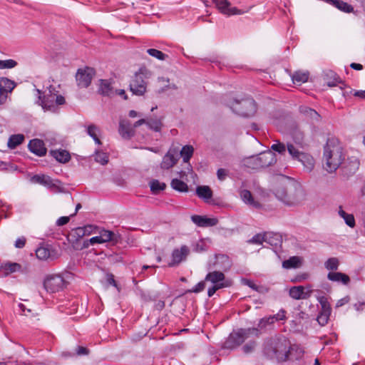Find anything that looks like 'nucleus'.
Instances as JSON below:
<instances>
[{"mask_svg": "<svg viewBox=\"0 0 365 365\" xmlns=\"http://www.w3.org/2000/svg\"><path fill=\"white\" fill-rule=\"evenodd\" d=\"M291 135L293 142H288L285 145L277 141L271 146V149L281 155H284L287 150L292 160L300 162L304 170L311 172L314 166V160L312 155L301 150L307 145L303 131L299 127H296L292 130Z\"/></svg>", "mask_w": 365, "mask_h": 365, "instance_id": "obj_1", "label": "nucleus"}, {"mask_svg": "<svg viewBox=\"0 0 365 365\" xmlns=\"http://www.w3.org/2000/svg\"><path fill=\"white\" fill-rule=\"evenodd\" d=\"M330 313H324V312H319L318 317H317V322L321 326H324L327 324Z\"/></svg>", "mask_w": 365, "mask_h": 365, "instance_id": "obj_54", "label": "nucleus"}, {"mask_svg": "<svg viewBox=\"0 0 365 365\" xmlns=\"http://www.w3.org/2000/svg\"><path fill=\"white\" fill-rule=\"evenodd\" d=\"M305 289L303 286L293 287L289 289V295L294 299H307L306 295H303V290Z\"/></svg>", "mask_w": 365, "mask_h": 365, "instance_id": "obj_35", "label": "nucleus"}, {"mask_svg": "<svg viewBox=\"0 0 365 365\" xmlns=\"http://www.w3.org/2000/svg\"><path fill=\"white\" fill-rule=\"evenodd\" d=\"M17 65V62L13 59L0 60V69L13 68Z\"/></svg>", "mask_w": 365, "mask_h": 365, "instance_id": "obj_50", "label": "nucleus"}, {"mask_svg": "<svg viewBox=\"0 0 365 365\" xmlns=\"http://www.w3.org/2000/svg\"><path fill=\"white\" fill-rule=\"evenodd\" d=\"M102 241L101 240L100 236H96L91 237L89 240H86L83 242V247L84 248H88L91 245H94L96 244H102Z\"/></svg>", "mask_w": 365, "mask_h": 365, "instance_id": "obj_53", "label": "nucleus"}, {"mask_svg": "<svg viewBox=\"0 0 365 365\" xmlns=\"http://www.w3.org/2000/svg\"><path fill=\"white\" fill-rule=\"evenodd\" d=\"M318 301L321 305L320 312L331 314V307L328 299L326 297L322 296L318 298Z\"/></svg>", "mask_w": 365, "mask_h": 365, "instance_id": "obj_45", "label": "nucleus"}, {"mask_svg": "<svg viewBox=\"0 0 365 365\" xmlns=\"http://www.w3.org/2000/svg\"><path fill=\"white\" fill-rule=\"evenodd\" d=\"M118 132L124 139H130L135 134V130L130 122L126 119H122L119 122Z\"/></svg>", "mask_w": 365, "mask_h": 365, "instance_id": "obj_15", "label": "nucleus"}, {"mask_svg": "<svg viewBox=\"0 0 365 365\" xmlns=\"http://www.w3.org/2000/svg\"><path fill=\"white\" fill-rule=\"evenodd\" d=\"M257 155L259 164V168L271 166L277 161L274 153L272 152L271 150L262 152Z\"/></svg>", "mask_w": 365, "mask_h": 365, "instance_id": "obj_13", "label": "nucleus"}, {"mask_svg": "<svg viewBox=\"0 0 365 365\" xmlns=\"http://www.w3.org/2000/svg\"><path fill=\"white\" fill-rule=\"evenodd\" d=\"M247 242L250 244H256L258 245H262V243L264 242V233H259L255 235L250 240H249Z\"/></svg>", "mask_w": 365, "mask_h": 365, "instance_id": "obj_51", "label": "nucleus"}, {"mask_svg": "<svg viewBox=\"0 0 365 365\" xmlns=\"http://www.w3.org/2000/svg\"><path fill=\"white\" fill-rule=\"evenodd\" d=\"M165 188V184L161 183L158 180H153L150 182V190L153 192L157 193L161 190H163Z\"/></svg>", "mask_w": 365, "mask_h": 365, "instance_id": "obj_49", "label": "nucleus"}, {"mask_svg": "<svg viewBox=\"0 0 365 365\" xmlns=\"http://www.w3.org/2000/svg\"><path fill=\"white\" fill-rule=\"evenodd\" d=\"M38 94V101L36 103L42 107L44 110L55 111V100L56 94H43L41 96V91L36 89Z\"/></svg>", "mask_w": 365, "mask_h": 365, "instance_id": "obj_10", "label": "nucleus"}, {"mask_svg": "<svg viewBox=\"0 0 365 365\" xmlns=\"http://www.w3.org/2000/svg\"><path fill=\"white\" fill-rule=\"evenodd\" d=\"M98 92L106 96H111L114 94L113 88L108 80H100Z\"/></svg>", "mask_w": 365, "mask_h": 365, "instance_id": "obj_25", "label": "nucleus"}, {"mask_svg": "<svg viewBox=\"0 0 365 365\" xmlns=\"http://www.w3.org/2000/svg\"><path fill=\"white\" fill-rule=\"evenodd\" d=\"M318 301L321 305L320 312L331 314V307L328 299L326 297L322 296L318 298Z\"/></svg>", "mask_w": 365, "mask_h": 365, "instance_id": "obj_44", "label": "nucleus"}, {"mask_svg": "<svg viewBox=\"0 0 365 365\" xmlns=\"http://www.w3.org/2000/svg\"><path fill=\"white\" fill-rule=\"evenodd\" d=\"M16 86V84L14 81L5 77L0 78V92L8 95L12 92Z\"/></svg>", "mask_w": 365, "mask_h": 365, "instance_id": "obj_23", "label": "nucleus"}, {"mask_svg": "<svg viewBox=\"0 0 365 365\" xmlns=\"http://www.w3.org/2000/svg\"><path fill=\"white\" fill-rule=\"evenodd\" d=\"M6 274H9L16 271H19L21 269V265L18 263H6L4 266L1 267Z\"/></svg>", "mask_w": 365, "mask_h": 365, "instance_id": "obj_42", "label": "nucleus"}, {"mask_svg": "<svg viewBox=\"0 0 365 365\" xmlns=\"http://www.w3.org/2000/svg\"><path fill=\"white\" fill-rule=\"evenodd\" d=\"M71 236L74 237L76 240L86 236L85 230L83 227H79L72 230Z\"/></svg>", "mask_w": 365, "mask_h": 365, "instance_id": "obj_52", "label": "nucleus"}, {"mask_svg": "<svg viewBox=\"0 0 365 365\" xmlns=\"http://www.w3.org/2000/svg\"><path fill=\"white\" fill-rule=\"evenodd\" d=\"M83 227V229L85 230L86 236L90 235L96 232L95 230H96V227L93 226V225H86V226H84Z\"/></svg>", "mask_w": 365, "mask_h": 365, "instance_id": "obj_61", "label": "nucleus"}, {"mask_svg": "<svg viewBox=\"0 0 365 365\" xmlns=\"http://www.w3.org/2000/svg\"><path fill=\"white\" fill-rule=\"evenodd\" d=\"M192 221L199 227H212L217 224L218 220L215 217H207L201 215H192L191 217Z\"/></svg>", "mask_w": 365, "mask_h": 365, "instance_id": "obj_19", "label": "nucleus"}, {"mask_svg": "<svg viewBox=\"0 0 365 365\" xmlns=\"http://www.w3.org/2000/svg\"><path fill=\"white\" fill-rule=\"evenodd\" d=\"M329 280L336 282H341L343 284H348L350 282V278L346 274L341 272H330L327 274Z\"/></svg>", "mask_w": 365, "mask_h": 365, "instance_id": "obj_21", "label": "nucleus"}, {"mask_svg": "<svg viewBox=\"0 0 365 365\" xmlns=\"http://www.w3.org/2000/svg\"><path fill=\"white\" fill-rule=\"evenodd\" d=\"M95 76V70L90 67L84 69H78L76 73V81L78 86L81 88H87L91 83Z\"/></svg>", "mask_w": 365, "mask_h": 365, "instance_id": "obj_9", "label": "nucleus"}, {"mask_svg": "<svg viewBox=\"0 0 365 365\" xmlns=\"http://www.w3.org/2000/svg\"><path fill=\"white\" fill-rule=\"evenodd\" d=\"M333 6L345 13H351L354 11V8L351 5L341 0H336Z\"/></svg>", "mask_w": 365, "mask_h": 365, "instance_id": "obj_38", "label": "nucleus"}, {"mask_svg": "<svg viewBox=\"0 0 365 365\" xmlns=\"http://www.w3.org/2000/svg\"><path fill=\"white\" fill-rule=\"evenodd\" d=\"M302 264V259L299 257H291L282 262V267L284 269L298 268Z\"/></svg>", "mask_w": 365, "mask_h": 365, "instance_id": "obj_28", "label": "nucleus"}, {"mask_svg": "<svg viewBox=\"0 0 365 365\" xmlns=\"http://www.w3.org/2000/svg\"><path fill=\"white\" fill-rule=\"evenodd\" d=\"M219 11L227 16L240 15L246 11L240 10L236 7H232L228 0H212Z\"/></svg>", "mask_w": 365, "mask_h": 365, "instance_id": "obj_11", "label": "nucleus"}, {"mask_svg": "<svg viewBox=\"0 0 365 365\" xmlns=\"http://www.w3.org/2000/svg\"><path fill=\"white\" fill-rule=\"evenodd\" d=\"M205 281H209L215 284L224 283L225 274L222 271H212L210 272L205 277Z\"/></svg>", "mask_w": 365, "mask_h": 365, "instance_id": "obj_22", "label": "nucleus"}, {"mask_svg": "<svg viewBox=\"0 0 365 365\" xmlns=\"http://www.w3.org/2000/svg\"><path fill=\"white\" fill-rule=\"evenodd\" d=\"M100 237L103 243L108 242H118V236L111 231L103 230L100 232Z\"/></svg>", "mask_w": 365, "mask_h": 365, "instance_id": "obj_32", "label": "nucleus"}, {"mask_svg": "<svg viewBox=\"0 0 365 365\" xmlns=\"http://www.w3.org/2000/svg\"><path fill=\"white\" fill-rule=\"evenodd\" d=\"M240 196L242 200L250 206H252L255 208H259L260 207V204L258 202L255 201L252 193L247 190H243L240 192Z\"/></svg>", "mask_w": 365, "mask_h": 365, "instance_id": "obj_26", "label": "nucleus"}, {"mask_svg": "<svg viewBox=\"0 0 365 365\" xmlns=\"http://www.w3.org/2000/svg\"><path fill=\"white\" fill-rule=\"evenodd\" d=\"M28 147L31 153L38 156H44L47 152L43 141L40 139L36 138L30 140Z\"/></svg>", "mask_w": 365, "mask_h": 365, "instance_id": "obj_16", "label": "nucleus"}, {"mask_svg": "<svg viewBox=\"0 0 365 365\" xmlns=\"http://www.w3.org/2000/svg\"><path fill=\"white\" fill-rule=\"evenodd\" d=\"M36 257L41 260H46L51 257V251L46 247H40L36 250Z\"/></svg>", "mask_w": 365, "mask_h": 365, "instance_id": "obj_40", "label": "nucleus"}, {"mask_svg": "<svg viewBox=\"0 0 365 365\" xmlns=\"http://www.w3.org/2000/svg\"><path fill=\"white\" fill-rule=\"evenodd\" d=\"M230 267L228 257L224 255H217L215 257L213 264H209V269H218L220 270H226Z\"/></svg>", "mask_w": 365, "mask_h": 365, "instance_id": "obj_20", "label": "nucleus"}, {"mask_svg": "<svg viewBox=\"0 0 365 365\" xmlns=\"http://www.w3.org/2000/svg\"><path fill=\"white\" fill-rule=\"evenodd\" d=\"M145 124L150 128V130H153L155 132H158L160 130L162 127V123L161 120L158 118H145Z\"/></svg>", "mask_w": 365, "mask_h": 365, "instance_id": "obj_36", "label": "nucleus"}, {"mask_svg": "<svg viewBox=\"0 0 365 365\" xmlns=\"http://www.w3.org/2000/svg\"><path fill=\"white\" fill-rule=\"evenodd\" d=\"M339 266V261L336 257L329 258L324 263V267L328 270H336Z\"/></svg>", "mask_w": 365, "mask_h": 365, "instance_id": "obj_43", "label": "nucleus"}, {"mask_svg": "<svg viewBox=\"0 0 365 365\" xmlns=\"http://www.w3.org/2000/svg\"><path fill=\"white\" fill-rule=\"evenodd\" d=\"M258 330L255 328L242 329L235 333H231L226 341L223 343V349L232 350L242 344L251 334L258 335Z\"/></svg>", "mask_w": 365, "mask_h": 365, "instance_id": "obj_4", "label": "nucleus"}, {"mask_svg": "<svg viewBox=\"0 0 365 365\" xmlns=\"http://www.w3.org/2000/svg\"><path fill=\"white\" fill-rule=\"evenodd\" d=\"M147 53L151 56L156 58L159 60H165L168 58V55L163 53L162 51L155 49V48H149L147 50Z\"/></svg>", "mask_w": 365, "mask_h": 365, "instance_id": "obj_46", "label": "nucleus"}, {"mask_svg": "<svg viewBox=\"0 0 365 365\" xmlns=\"http://www.w3.org/2000/svg\"><path fill=\"white\" fill-rule=\"evenodd\" d=\"M142 72L136 73L130 83V89L133 94L142 96L146 91V83Z\"/></svg>", "mask_w": 365, "mask_h": 365, "instance_id": "obj_8", "label": "nucleus"}, {"mask_svg": "<svg viewBox=\"0 0 365 365\" xmlns=\"http://www.w3.org/2000/svg\"><path fill=\"white\" fill-rule=\"evenodd\" d=\"M292 78L294 84L301 85L307 81L309 73L307 72L297 71L292 75Z\"/></svg>", "mask_w": 365, "mask_h": 365, "instance_id": "obj_34", "label": "nucleus"}, {"mask_svg": "<svg viewBox=\"0 0 365 365\" xmlns=\"http://www.w3.org/2000/svg\"><path fill=\"white\" fill-rule=\"evenodd\" d=\"M282 241V237L277 233L264 232V242L272 245L277 246Z\"/></svg>", "mask_w": 365, "mask_h": 365, "instance_id": "obj_29", "label": "nucleus"}, {"mask_svg": "<svg viewBox=\"0 0 365 365\" xmlns=\"http://www.w3.org/2000/svg\"><path fill=\"white\" fill-rule=\"evenodd\" d=\"M228 106L235 113L245 117L253 115L257 110L255 102L251 98H246L241 101L234 100Z\"/></svg>", "mask_w": 365, "mask_h": 365, "instance_id": "obj_5", "label": "nucleus"}, {"mask_svg": "<svg viewBox=\"0 0 365 365\" xmlns=\"http://www.w3.org/2000/svg\"><path fill=\"white\" fill-rule=\"evenodd\" d=\"M26 239L24 237L18 238L15 242V247L16 248H22L25 246Z\"/></svg>", "mask_w": 365, "mask_h": 365, "instance_id": "obj_62", "label": "nucleus"}, {"mask_svg": "<svg viewBox=\"0 0 365 365\" xmlns=\"http://www.w3.org/2000/svg\"><path fill=\"white\" fill-rule=\"evenodd\" d=\"M277 197L289 206H295L300 204L304 199V192L301 189L295 190L294 192L292 189H279L276 192Z\"/></svg>", "mask_w": 365, "mask_h": 365, "instance_id": "obj_6", "label": "nucleus"}, {"mask_svg": "<svg viewBox=\"0 0 365 365\" xmlns=\"http://www.w3.org/2000/svg\"><path fill=\"white\" fill-rule=\"evenodd\" d=\"M95 160L101 165H106L108 162V155L106 153L102 151H96L95 155Z\"/></svg>", "mask_w": 365, "mask_h": 365, "instance_id": "obj_47", "label": "nucleus"}, {"mask_svg": "<svg viewBox=\"0 0 365 365\" xmlns=\"http://www.w3.org/2000/svg\"><path fill=\"white\" fill-rule=\"evenodd\" d=\"M170 185L173 189L179 192H187L188 190L187 185L183 181L177 178L173 179L171 181Z\"/></svg>", "mask_w": 365, "mask_h": 365, "instance_id": "obj_37", "label": "nucleus"}, {"mask_svg": "<svg viewBox=\"0 0 365 365\" xmlns=\"http://www.w3.org/2000/svg\"><path fill=\"white\" fill-rule=\"evenodd\" d=\"M89 354V350L83 346H78L75 349V353H69L68 354H66L63 353V355L67 356H73L75 355L77 356H86Z\"/></svg>", "mask_w": 365, "mask_h": 365, "instance_id": "obj_48", "label": "nucleus"}, {"mask_svg": "<svg viewBox=\"0 0 365 365\" xmlns=\"http://www.w3.org/2000/svg\"><path fill=\"white\" fill-rule=\"evenodd\" d=\"M99 129L95 125H90L87 128V133L95 141L96 144H101L100 139L98 137Z\"/></svg>", "mask_w": 365, "mask_h": 365, "instance_id": "obj_41", "label": "nucleus"}, {"mask_svg": "<svg viewBox=\"0 0 365 365\" xmlns=\"http://www.w3.org/2000/svg\"><path fill=\"white\" fill-rule=\"evenodd\" d=\"M31 180L35 183L47 187L52 190H55L58 188V185L55 183L54 180L46 175H36L32 177Z\"/></svg>", "mask_w": 365, "mask_h": 365, "instance_id": "obj_17", "label": "nucleus"}, {"mask_svg": "<svg viewBox=\"0 0 365 365\" xmlns=\"http://www.w3.org/2000/svg\"><path fill=\"white\" fill-rule=\"evenodd\" d=\"M51 155L58 162L66 163L71 159L69 153L65 150H51Z\"/></svg>", "mask_w": 365, "mask_h": 365, "instance_id": "obj_24", "label": "nucleus"}, {"mask_svg": "<svg viewBox=\"0 0 365 365\" xmlns=\"http://www.w3.org/2000/svg\"><path fill=\"white\" fill-rule=\"evenodd\" d=\"M24 138L23 134L12 135L9 138L7 145L10 149H14L24 142Z\"/></svg>", "mask_w": 365, "mask_h": 365, "instance_id": "obj_30", "label": "nucleus"}, {"mask_svg": "<svg viewBox=\"0 0 365 365\" xmlns=\"http://www.w3.org/2000/svg\"><path fill=\"white\" fill-rule=\"evenodd\" d=\"M190 252L188 247L182 245L180 249H175L172 253V260L169 262V267L178 265L182 261L185 260Z\"/></svg>", "mask_w": 365, "mask_h": 365, "instance_id": "obj_12", "label": "nucleus"}, {"mask_svg": "<svg viewBox=\"0 0 365 365\" xmlns=\"http://www.w3.org/2000/svg\"><path fill=\"white\" fill-rule=\"evenodd\" d=\"M196 193L199 197L203 199L205 202H208L212 197L211 189L206 185L198 186L196 188Z\"/></svg>", "mask_w": 365, "mask_h": 365, "instance_id": "obj_27", "label": "nucleus"}, {"mask_svg": "<svg viewBox=\"0 0 365 365\" xmlns=\"http://www.w3.org/2000/svg\"><path fill=\"white\" fill-rule=\"evenodd\" d=\"M227 285L225 283H220L219 284H215L214 286L210 287L207 290V294L209 297H212L219 289L227 287Z\"/></svg>", "mask_w": 365, "mask_h": 365, "instance_id": "obj_55", "label": "nucleus"}, {"mask_svg": "<svg viewBox=\"0 0 365 365\" xmlns=\"http://www.w3.org/2000/svg\"><path fill=\"white\" fill-rule=\"evenodd\" d=\"M349 298L348 297H344V298L338 300V302H336V307H340L347 304L349 302Z\"/></svg>", "mask_w": 365, "mask_h": 365, "instance_id": "obj_64", "label": "nucleus"}, {"mask_svg": "<svg viewBox=\"0 0 365 365\" xmlns=\"http://www.w3.org/2000/svg\"><path fill=\"white\" fill-rule=\"evenodd\" d=\"M299 111L312 124L318 123L320 121V115L314 109L306 106H302L299 108Z\"/></svg>", "mask_w": 365, "mask_h": 365, "instance_id": "obj_18", "label": "nucleus"}, {"mask_svg": "<svg viewBox=\"0 0 365 365\" xmlns=\"http://www.w3.org/2000/svg\"><path fill=\"white\" fill-rule=\"evenodd\" d=\"M338 213L349 227H354L355 226V220L353 215L346 213L341 206L339 208Z\"/></svg>", "mask_w": 365, "mask_h": 365, "instance_id": "obj_33", "label": "nucleus"}, {"mask_svg": "<svg viewBox=\"0 0 365 365\" xmlns=\"http://www.w3.org/2000/svg\"><path fill=\"white\" fill-rule=\"evenodd\" d=\"M227 175H228V172L225 169L220 168L217 171V178L220 181L225 180L226 179Z\"/></svg>", "mask_w": 365, "mask_h": 365, "instance_id": "obj_58", "label": "nucleus"}, {"mask_svg": "<svg viewBox=\"0 0 365 365\" xmlns=\"http://www.w3.org/2000/svg\"><path fill=\"white\" fill-rule=\"evenodd\" d=\"M289 348V343L284 337L272 339L266 343L264 352L271 358L285 361L288 358Z\"/></svg>", "mask_w": 365, "mask_h": 365, "instance_id": "obj_3", "label": "nucleus"}, {"mask_svg": "<svg viewBox=\"0 0 365 365\" xmlns=\"http://www.w3.org/2000/svg\"><path fill=\"white\" fill-rule=\"evenodd\" d=\"M194 149L191 145H185L180 150V155L185 163H187L192 156Z\"/></svg>", "mask_w": 365, "mask_h": 365, "instance_id": "obj_39", "label": "nucleus"}, {"mask_svg": "<svg viewBox=\"0 0 365 365\" xmlns=\"http://www.w3.org/2000/svg\"><path fill=\"white\" fill-rule=\"evenodd\" d=\"M273 317H274V322L285 319V311L281 309L277 314L273 315Z\"/></svg>", "mask_w": 365, "mask_h": 365, "instance_id": "obj_60", "label": "nucleus"}, {"mask_svg": "<svg viewBox=\"0 0 365 365\" xmlns=\"http://www.w3.org/2000/svg\"><path fill=\"white\" fill-rule=\"evenodd\" d=\"M178 160V155L175 149H170L165 155L160 163L162 169L168 170L173 168Z\"/></svg>", "mask_w": 365, "mask_h": 365, "instance_id": "obj_14", "label": "nucleus"}, {"mask_svg": "<svg viewBox=\"0 0 365 365\" xmlns=\"http://www.w3.org/2000/svg\"><path fill=\"white\" fill-rule=\"evenodd\" d=\"M243 165L251 169H260L257 155H252L242 160Z\"/></svg>", "mask_w": 365, "mask_h": 365, "instance_id": "obj_31", "label": "nucleus"}, {"mask_svg": "<svg viewBox=\"0 0 365 365\" xmlns=\"http://www.w3.org/2000/svg\"><path fill=\"white\" fill-rule=\"evenodd\" d=\"M205 287V282L202 281L198 282L191 290L190 292L195 293H199L202 292Z\"/></svg>", "mask_w": 365, "mask_h": 365, "instance_id": "obj_59", "label": "nucleus"}, {"mask_svg": "<svg viewBox=\"0 0 365 365\" xmlns=\"http://www.w3.org/2000/svg\"><path fill=\"white\" fill-rule=\"evenodd\" d=\"M344 160V155L338 140L329 138L324 148V168L328 173H334L341 165Z\"/></svg>", "mask_w": 365, "mask_h": 365, "instance_id": "obj_2", "label": "nucleus"}, {"mask_svg": "<svg viewBox=\"0 0 365 365\" xmlns=\"http://www.w3.org/2000/svg\"><path fill=\"white\" fill-rule=\"evenodd\" d=\"M274 322V317H273V315L269 316V317L262 319L259 323V327L263 328L266 327L267 324H273Z\"/></svg>", "mask_w": 365, "mask_h": 365, "instance_id": "obj_56", "label": "nucleus"}, {"mask_svg": "<svg viewBox=\"0 0 365 365\" xmlns=\"http://www.w3.org/2000/svg\"><path fill=\"white\" fill-rule=\"evenodd\" d=\"M69 221V217H61L58 219L56 224L58 226H62L67 224Z\"/></svg>", "mask_w": 365, "mask_h": 365, "instance_id": "obj_63", "label": "nucleus"}, {"mask_svg": "<svg viewBox=\"0 0 365 365\" xmlns=\"http://www.w3.org/2000/svg\"><path fill=\"white\" fill-rule=\"evenodd\" d=\"M256 343L255 341H250L243 346L242 350L245 354H250L252 352L255 348Z\"/></svg>", "mask_w": 365, "mask_h": 365, "instance_id": "obj_57", "label": "nucleus"}, {"mask_svg": "<svg viewBox=\"0 0 365 365\" xmlns=\"http://www.w3.org/2000/svg\"><path fill=\"white\" fill-rule=\"evenodd\" d=\"M67 285V282L61 274H52L48 276L43 282V287L47 292L55 293L63 289Z\"/></svg>", "mask_w": 365, "mask_h": 365, "instance_id": "obj_7", "label": "nucleus"}]
</instances>
